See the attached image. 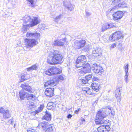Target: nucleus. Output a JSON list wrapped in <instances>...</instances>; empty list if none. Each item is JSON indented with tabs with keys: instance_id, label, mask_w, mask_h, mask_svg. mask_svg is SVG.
<instances>
[{
	"instance_id": "de8ad7c7",
	"label": "nucleus",
	"mask_w": 132,
	"mask_h": 132,
	"mask_svg": "<svg viewBox=\"0 0 132 132\" xmlns=\"http://www.w3.org/2000/svg\"><path fill=\"white\" fill-rule=\"evenodd\" d=\"M116 46V43H114L112 44L110 46V48H113L114 47H115Z\"/></svg>"
},
{
	"instance_id": "5701e85b",
	"label": "nucleus",
	"mask_w": 132,
	"mask_h": 132,
	"mask_svg": "<svg viewBox=\"0 0 132 132\" xmlns=\"http://www.w3.org/2000/svg\"><path fill=\"white\" fill-rule=\"evenodd\" d=\"M51 115L49 112L46 111L45 115L43 117V119L48 121H50L51 120Z\"/></svg>"
},
{
	"instance_id": "c756f323",
	"label": "nucleus",
	"mask_w": 132,
	"mask_h": 132,
	"mask_svg": "<svg viewBox=\"0 0 132 132\" xmlns=\"http://www.w3.org/2000/svg\"><path fill=\"white\" fill-rule=\"evenodd\" d=\"M54 130V127L52 126H49L47 129L45 130V132H53Z\"/></svg>"
},
{
	"instance_id": "473e14b6",
	"label": "nucleus",
	"mask_w": 132,
	"mask_h": 132,
	"mask_svg": "<svg viewBox=\"0 0 132 132\" xmlns=\"http://www.w3.org/2000/svg\"><path fill=\"white\" fill-rule=\"evenodd\" d=\"M45 74L46 75H48L49 76H51L53 75V73H52V70H51V68L47 70L45 72Z\"/></svg>"
},
{
	"instance_id": "f3484780",
	"label": "nucleus",
	"mask_w": 132,
	"mask_h": 132,
	"mask_svg": "<svg viewBox=\"0 0 132 132\" xmlns=\"http://www.w3.org/2000/svg\"><path fill=\"white\" fill-rule=\"evenodd\" d=\"M21 87L22 88V90L26 91L30 93H33L34 90L28 84H22Z\"/></svg>"
},
{
	"instance_id": "e433bc0d",
	"label": "nucleus",
	"mask_w": 132,
	"mask_h": 132,
	"mask_svg": "<svg viewBox=\"0 0 132 132\" xmlns=\"http://www.w3.org/2000/svg\"><path fill=\"white\" fill-rule=\"evenodd\" d=\"M62 16V15L61 14H60L59 16H57L55 18H54V21L55 22H58Z\"/></svg>"
},
{
	"instance_id": "864d4df0",
	"label": "nucleus",
	"mask_w": 132,
	"mask_h": 132,
	"mask_svg": "<svg viewBox=\"0 0 132 132\" xmlns=\"http://www.w3.org/2000/svg\"><path fill=\"white\" fill-rule=\"evenodd\" d=\"M86 14L87 16H89L91 15V13L88 12L86 11Z\"/></svg>"
},
{
	"instance_id": "72a5a7b5",
	"label": "nucleus",
	"mask_w": 132,
	"mask_h": 132,
	"mask_svg": "<svg viewBox=\"0 0 132 132\" xmlns=\"http://www.w3.org/2000/svg\"><path fill=\"white\" fill-rule=\"evenodd\" d=\"M27 105H28L30 108L34 107L35 106L34 102L31 101H28Z\"/></svg>"
},
{
	"instance_id": "79ce46f5",
	"label": "nucleus",
	"mask_w": 132,
	"mask_h": 132,
	"mask_svg": "<svg viewBox=\"0 0 132 132\" xmlns=\"http://www.w3.org/2000/svg\"><path fill=\"white\" fill-rule=\"evenodd\" d=\"M91 90L89 88V90H88L86 93H85V94H87L88 95H92L93 94L91 92Z\"/></svg>"
},
{
	"instance_id": "c03bdc74",
	"label": "nucleus",
	"mask_w": 132,
	"mask_h": 132,
	"mask_svg": "<svg viewBox=\"0 0 132 132\" xmlns=\"http://www.w3.org/2000/svg\"><path fill=\"white\" fill-rule=\"evenodd\" d=\"M5 110H5L3 108H0V113H1L3 114Z\"/></svg>"
},
{
	"instance_id": "680f3d73",
	"label": "nucleus",
	"mask_w": 132,
	"mask_h": 132,
	"mask_svg": "<svg viewBox=\"0 0 132 132\" xmlns=\"http://www.w3.org/2000/svg\"><path fill=\"white\" fill-rule=\"evenodd\" d=\"M84 121L85 120L84 119Z\"/></svg>"
},
{
	"instance_id": "cd10ccee",
	"label": "nucleus",
	"mask_w": 132,
	"mask_h": 132,
	"mask_svg": "<svg viewBox=\"0 0 132 132\" xmlns=\"http://www.w3.org/2000/svg\"><path fill=\"white\" fill-rule=\"evenodd\" d=\"M63 4L69 10L71 11L74 9V6L72 5L71 4L67 5L66 4V2L65 1H63Z\"/></svg>"
},
{
	"instance_id": "b1692460",
	"label": "nucleus",
	"mask_w": 132,
	"mask_h": 132,
	"mask_svg": "<svg viewBox=\"0 0 132 132\" xmlns=\"http://www.w3.org/2000/svg\"><path fill=\"white\" fill-rule=\"evenodd\" d=\"M37 66L36 64H34L29 67L26 68V70L28 72H30L33 70H37Z\"/></svg>"
},
{
	"instance_id": "a18cd8bd",
	"label": "nucleus",
	"mask_w": 132,
	"mask_h": 132,
	"mask_svg": "<svg viewBox=\"0 0 132 132\" xmlns=\"http://www.w3.org/2000/svg\"><path fill=\"white\" fill-rule=\"evenodd\" d=\"M92 80L93 81H98L99 80V79L97 77H93L92 78Z\"/></svg>"
},
{
	"instance_id": "4c0bfd02",
	"label": "nucleus",
	"mask_w": 132,
	"mask_h": 132,
	"mask_svg": "<svg viewBox=\"0 0 132 132\" xmlns=\"http://www.w3.org/2000/svg\"><path fill=\"white\" fill-rule=\"evenodd\" d=\"M92 75H89L87 76H86L85 77V79H86L88 81V80H90L92 78Z\"/></svg>"
},
{
	"instance_id": "39448f33",
	"label": "nucleus",
	"mask_w": 132,
	"mask_h": 132,
	"mask_svg": "<svg viewBox=\"0 0 132 132\" xmlns=\"http://www.w3.org/2000/svg\"><path fill=\"white\" fill-rule=\"evenodd\" d=\"M26 46H24L23 49L25 47L32 48L38 44V41L36 39H28L26 38L25 39Z\"/></svg>"
},
{
	"instance_id": "2eb2a0df",
	"label": "nucleus",
	"mask_w": 132,
	"mask_h": 132,
	"mask_svg": "<svg viewBox=\"0 0 132 132\" xmlns=\"http://www.w3.org/2000/svg\"><path fill=\"white\" fill-rule=\"evenodd\" d=\"M91 69L89 64L88 63H87L81 69V70H80V72L84 73H89L91 71Z\"/></svg>"
},
{
	"instance_id": "6e6552de",
	"label": "nucleus",
	"mask_w": 132,
	"mask_h": 132,
	"mask_svg": "<svg viewBox=\"0 0 132 132\" xmlns=\"http://www.w3.org/2000/svg\"><path fill=\"white\" fill-rule=\"evenodd\" d=\"M91 69L94 72L99 75H101L104 72V70L102 67L96 63L93 64Z\"/></svg>"
},
{
	"instance_id": "4d7b16f0",
	"label": "nucleus",
	"mask_w": 132,
	"mask_h": 132,
	"mask_svg": "<svg viewBox=\"0 0 132 132\" xmlns=\"http://www.w3.org/2000/svg\"><path fill=\"white\" fill-rule=\"evenodd\" d=\"M110 113H111V114L113 115L114 116L115 115V113L114 112H113L112 113V112L111 111V112H110Z\"/></svg>"
},
{
	"instance_id": "a878e982",
	"label": "nucleus",
	"mask_w": 132,
	"mask_h": 132,
	"mask_svg": "<svg viewBox=\"0 0 132 132\" xmlns=\"http://www.w3.org/2000/svg\"><path fill=\"white\" fill-rule=\"evenodd\" d=\"M11 117L10 112L8 110H6L3 114V117L5 119L10 118Z\"/></svg>"
},
{
	"instance_id": "8fccbe9b",
	"label": "nucleus",
	"mask_w": 132,
	"mask_h": 132,
	"mask_svg": "<svg viewBox=\"0 0 132 132\" xmlns=\"http://www.w3.org/2000/svg\"><path fill=\"white\" fill-rule=\"evenodd\" d=\"M124 78H125V82L127 83L128 82V81H129L128 77H124Z\"/></svg>"
},
{
	"instance_id": "f03ea898",
	"label": "nucleus",
	"mask_w": 132,
	"mask_h": 132,
	"mask_svg": "<svg viewBox=\"0 0 132 132\" xmlns=\"http://www.w3.org/2000/svg\"><path fill=\"white\" fill-rule=\"evenodd\" d=\"M24 18L25 20L22 28L24 31H26V29L28 28L36 25L40 22L37 17H34L32 16L26 15Z\"/></svg>"
},
{
	"instance_id": "7c9ffc66",
	"label": "nucleus",
	"mask_w": 132,
	"mask_h": 132,
	"mask_svg": "<svg viewBox=\"0 0 132 132\" xmlns=\"http://www.w3.org/2000/svg\"><path fill=\"white\" fill-rule=\"evenodd\" d=\"M44 105H41L38 108V109L35 110V111H34V113H35V114H37L39 112H40L42 111L43 110V109L44 108Z\"/></svg>"
},
{
	"instance_id": "4468645a",
	"label": "nucleus",
	"mask_w": 132,
	"mask_h": 132,
	"mask_svg": "<svg viewBox=\"0 0 132 132\" xmlns=\"http://www.w3.org/2000/svg\"><path fill=\"white\" fill-rule=\"evenodd\" d=\"M116 27V26L114 25L113 23H106L103 24L101 28L102 31L103 32L109 28Z\"/></svg>"
},
{
	"instance_id": "f8f14e48",
	"label": "nucleus",
	"mask_w": 132,
	"mask_h": 132,
	"mask_svg": "<svg viewBox=\"0 0 132 132\" xmlns=\"http://www.w3.org/2000/svg\"><path fill=\"white\" fill-rule=\"evenodd\" d=\"M110 129V126L109 125H102L97 129L98 132H109Z\"/></svg>"
},
{
	"instance_id": "f704fd0d",
	"label": "nucleus",
	"mask_w": 132,
	"mask_h": 132,
	"mask_svg": "<svg viewBox=\"0 0 132 132\" xmlns=\"http://www.w3.org/2000/svg\"><path fill=\"white\" fill-rule=\"evenodd\" d=\"M100 112H108V115L110 113V112H111V109L110 108H106L104 109L102 111Z\"/></svg>"
},
{
	"instance_id": "13d9d810",
	"label": "nucleus",
	"mask_w": 132,
	"mask_h": 132,
	"mask_svg": "<svg viewBox=\"0 0 132 132\" xmlns=\"http://www.w3.org/2000/svg\"><path fill=\"white\" fill-rule=\"evenodd\" d=\"M89 50L88 48H87V49L86 50V51H89Z\"/></svg>"
},
{
	"instance_id": "412c9836",
	"label": "nucleus",
	"mask_w": 132,
	"mask_h": 132,
	"mask_svg": "<svg viewBox=\"0 0 132 132\" xmlns=\"http://www.w3.org/2000/svg\"><path fill=\"white\" fill-rule=\"evenodd\" d=\"M100 84L96 82H94L92 84L93 89L96 91L98 92L100 88Z\"/></svg>"
},
{
	"instance_id": "ddd939ff",
	"label": "nucleus",
	"mask_w": 132,
	"mask_h": 132,
	"mask_svg": "<svg viewBox=\"0 0 132 132\" xmlns=\"http://www.w3.org/2000/svg\"><path fill=\"white\" fill-rule=\"evenodd\" d=\"M26 36L29 38L37 39L39 38L40 34L37 33L36 32H28L27 33Z\"/></svg>"
},
{
	"instance_id": "c85d7f7f",
	"label": "nucleus",
	"mask_w": 132,
	"mask_h": 132,
	"mask_svg": "<svg viewBox=\"0 0 132 132\" xmlns=\"http://www.w3.org/2000/svg\"><path fill=\"white\" fill-rule=\"evenodd\" d=\"M54 79H56L55 82L56 83L59 81H61L63 80V77L62 76H57L56 77H53Z\"/></svg>"
},
{
	"instance_id": "7ed1b4c3",
	"label": "nucleus",
	"mask_w": 132,
	"mask_h": 132,
	"mask_svg": "<svg viewBox=\"0 0 132 132\" xmlns=\"http://www.w3.org/2000/svg\"><path fill=\"white\" fill-rule=\"evenodd\" d=\"M108 112H98L95 120L96 124H103V125H107L106 124L109 123V121L108 120L104 119V118L108 115Z\"/></svg>"
},
{
	"instance_id": "f257e3e1",
	"label": "nucleus",
	"mask_w": 132,
	"mask_h": 132,
	"mask_svg": "<svg viewBox=\"0 0 132 132\" xmlns=\"http://www.w3.org/2000/svg\"><path fill=\"white\" fill-rule=\"evenodd\" d=\"M48 55L51 56V59H47V62L51 64H60L63 62V57L59 51L52 49H50L48 52Z\"/></svg>"
},
{
	"instance_id": "37998d69",
	"label": "nucleus",
	"mask_w": 132,
	"mask_h": 132,
	"mask_svg": "<svg viewBox=\"0 0 132 132\" xmlns=\"http://www.w3.org/2000/svg\"><path fill=\"white\" fill-rule=\"evenodd\" d=\"M122 42H123L122 41L119 42H118V43L117 45V47H121L122 46Z\"/></svg>"
},
{
	"instance_id": "603ef678",
	"label": "nucleus",
	"mask_w": 132,
	"mask_h": 132,
	"mask_svg": "<svg viewBox=\"0 0 132 132\" xmlns=\"http://www.w3.org/2000/svg\"><path fill=\"white\" fill-rule=\"evenodd\" d=\"M35 131L34 130L31 129V130H28L27 132H35Z\"/></svg>"
},
{
	"instance_id": "3c124183",
	"label": "nucleus",
	"mask_w": 132,
	"mask_h": 132,
	"mask_svg": "<svg viewBox=\"0 0 132 132\" xmlns=\"http://www.w3.org/2000/svg\"><path fill=\"white\" fill-rule=\"evenodd\" d=\"M125 72V75L124 77H128V76L129 75V73H128V71H127V72Z\"/></svg>"
},
{
	"instance_id": "20e7f679",
	"label": "nucleus",
	"mask_w": 132,
	"mask_h": 132,
	"mask_svg": "<svg viewBox=\"0 0 132 132\" xmlns=\"http://www.w3.org/2000/svg\"><path fill=\"white\" fill-rule=\"evenodd\" d=\"M86 61V57L83 55H81L77 59L75 66L77 68L82 67Z\"/></svg>"
},
{
	"instance_id": "ea45409f",
	"label": "nucleus",
	"mask_w": 132,
	"mask_h": 132,
	"mask_svg": "<svg viewBox=\"0 0 132 132\" xmlns=\"http://www.w3.org/2000/svg\"><path fill=\"white\" fill-rule=\"evenodd\" d=\"M26 1L30 3L31 6L34 7L35 6V5L34 4V0H26Z\"/></svg>"
},
{
	"instance_id": "dca6fc26",
	"label": "nucleus",
	"mask_w": 132,
	"mask_h": 132,
	"mask_svg": "<svg viewBox=\"0 0 132 132\" xmlns=\"http://www.w3.org/2000/svg\"><path fill=\"white\" fill-rule=\"evenodd\" d=\"M55 79H54L53 77H51L49 80L45 83L44 85L46 87L48 86H52L56 85L57 83L55 82Z\"/></svg>"
},
{
	"instance_id": "bb28decb",
	"label": "nucleus",
	"mask_w": 132,
	"mask_h": 132,
	"mask_svg": "<svg viewBox=\"0 0 132 132\" xmlns=\"http://www.w3.org/2000/svg\"><path fill=\"white\" fill-rule=\"evenodd\" d=\"M26 98L28 100H31L34 101L35 100L36 97L35 95L32 94H27L26 96Z\"/></svg>"
},
{
	"instance_id": "423d86ee",
	"label": "nucleus",
	"mask_w": 132,
	"mask_h": 132,
	"mask_svg": "<svg viewBox=\"0 0 132 132\" xmlns=\"http://www.w3.org/2000/svg\"><path fill=\"white\" fill-rule=\"evenodd\" d=\"M122 34L121 32L117 31L110 35L109 39L111 42L117 41L122 37Z\"/></svg>"
},
{
	"instance_id": "aec40b11",
	"label": "nucleus",
	"mask_w": 132,
	"mask_h": 132,
	"mask_svg": "<svg viewBox=\"0 0 132 132\" xmlns=\"http://www.w3.org/2000/svg\"><path fill=\"white\" fill-rule=\"evenodd\" d=\"M38 126L40 128H42L43 130H45L48 126V122L45 121L40 122L39 123Z\"/></svg>"
},
{
	"instance_id": "1a4fd4ad",
	"label": "nucleus",
	"mask_w": 132,
	"mask_h": 132,
	"mask_svg": "<svg viewBox=\"0 0 132 132\" xmlns=\"http://www.w3.org/2000/svg\"><path fill=\"white\" fill-rule=\"evenodd\" d=\"M92 54L94 56L99 58L102 55V51L100 47L94 48L92 50Z\"/></svg>"
},
{
	"instance_id": "0eeeda50",
	"label": "nucleus",
	"mask_w": 132,
	"mask_h": 132,
	"mask_svg": "<svg viewBox=\"0 0 132 132\" xmlns=\"http://www.w3.org/2000/svg\"><path fill=\"white\" fill-rule=\"evenodd\" d=\"M62 36H64V38L61 39L60 40H56L54 41L52 45L53 46H62L64 45V42H66V38L65 34H62L59 37L60 38H61Z\"/></svg>"
},
{
	"instance_id": "49530a36",
	"label": "nucleus",
	"mask_w": 132,
	"mask_h": 132,
	"mask_svg": "<svg viewBox=\"0 0 132 132\" xmlns=\"http://www.w3.org/2000/svg\"><path fill=\"white\" fill-rule=\"evenodd\" d=\"M52 103L51 102L49 103H48L47 104V109H51V108H48L49 107H51L52 106Z\"/></svg>"
},
{
	"instance_id": "2f4dec72",
	"label": "nucleus",
	"mask_w": 132,
	"mask_h": 132,
	"mask_svg": "<svg viewBox=\"0 0 132 132\" xmlns=\"http://www.w3.org/2000/svg\"><path fill=\"white\" fill-rule=\"evenodd\" d=\"M27 75L26 74H23L21 75V81L22 82L25 80H27L28 79V77L27 76Z\"/></svg>"
},
{
	"instance_id": "a19ab883",
	"label": "nucleus",
	"mask_w": 132,
	"mask_h": 132,
	"mask_svg": "<svg viewBox=\"0 0 132 132\" xmlns=\"http://www.w3.org/2000/svg\"><path fill=\"white\" fill-rule=\"evenodd\" d=\"M89 88L87 87H85L83 88L82 89V90L83 91L84 93L85 94L86 92L88 90H89Z\"/></svg>"
},
{
	"instance_id": "9b49d317",
	"label": "nucleus",
	"mask_w": 132,
	"mask_h": 132,
	"mask_svg": "<svg viewBox=\"0 0 132 132\" xmlns=\"http://www.w3.org/2000/svg\"><path fill=\"white\" fill-rule=\"evenodd\" d=\"M122 88L120 86H117V89L115 91V96L118 101L120 102L121 100V95Z\"/></svg>"
},
{
	"instance_id": "9d476101",
	"label": "nucleus",
	"mask_w": 132,
	"mask_h": 132,
	"mask_svg": "<svg viewBox=\"0 0 132 132\" xmlns=\"http://www.w3.org/2000/svg\"><path fill=\"white\" fill-rule=\"evenodd\" d=\"M85 43L86 41L84 40H77L74 43V46L77 49H81L84 46Z\"/></svg>"
},
{
	"instance_id": "393cba45",
	"label": "nucleus",
	"mask_w": 132,
	"mask_h": 132,
	"mask_svg": "<svg viewBox=\"0 0 132 132\" xmlns=\"http://www.w3.org/2000/svg\"><path fill=\"white\" fill-rule=\"evenodd\" d=\"M20 96L21 99L22 100H24L25 97L26 98V96L27 93H26L24 90H21L19 92Z\"/></svg>"
},
{
	"instance_id": "58836bf2",
	"label": "nucleus",
	"mask_w": 132,
	"mask_h": 132,
	"mask_svg": "<svg viewBox=\"0 0 132 132\" xmlns=\"http://www.w3.org/2000/svg\"><path fill=\"white\" fill-rule=\"evenodd\" d=\"M85 77H84L83 79H80V82H81L82 83L85 84L88 82L87 80L85 79Z\"/></svg>"
},
{
	"instance_id": "a211bd4d",
	"label": "nucleus",
	"mask_w": 132,
	"mask_h": 132,
	"mask_svg": "<svg viewBox=\"0 0 132 132\" xmlns=\"http://www.w3.org/2000/svg\"><path fill=\"white\" fill-rule=\"evenodd\" d=\"M123 16V13L120 11H118L113 14V19L114 20L121 18Z\"/></svg>"
},
{
	"instance_id": "09e8293b",
	"label": "nucleus",
	"mask_w": 132,
	"mask_h": 132,
	"mask_svg": "<svg viewBox=\"0 0 132 132\" xmlns=\"http://www.w3.org/2000/svg\"><path fill=\"white\" fill-rule=\"evenodd\" d=\"M119 49V50L120 51L122 52L124 49V48L122 47V46L121 47H118Z\"/></svg>"
},
{
	"instance_id": "6ab92c4d",
	"label": "nucleus",
	"mask_w": 132,
	"mask_h": 132,
	"mask_svg": "<svg viewBox=\"0 0 132 132\" xmlns=\"http://www.w3.org/2000/svg\"><path fill=\"white\" fill-rule=\"evenodd\" d=\"M54 89L53 88H47L46 89L45 94L47 96L51 97L54 95Z\"/></svg>"
},
{
	"instance_id": "4be33fe9",
	"label": "nucleus",
	"mask_w": 132,
	"mask_h": 132,
	"mask_svg": "<svg viewBox=\"0 0 132 132\" xmlns=\"http://www.w3.org/2000/svg\"><path fill=\"white\" fill-rule=\"evenodd\" d=\"M51 69L53 75L59 74L61 72L60 70L56 67H52L51 68Z\"/></svg>"
},
{
	"instance_id": "052dcab7",
	"label": "nucleus",
	"mask_w": 132,
	"mask_h": 132,
	"mask_svg": "<svg viewBox=\"0 0 132 132\" xmlns=\"http://www.w3.org/2000/svg\"><path fill=\"white\" fill-rule=\"evenodd\" d=\"M93 132H97V131H93Z\"/></svg>"
},
{
	"instance_id": "5fc2aeb1",
	"label": "nucleus",
	"mask_w": 132,
	"mask_h": 132,
	"mask_svg": "<svg viewBox=\"0 0 132 132\" xmlns=\"http://www.w3.org/2000/svg\"><path fill=\"white\" fill-rule=\"evenodd\" d=\"M80 110V109H78L77 110H76L75 111V113L76 114H77L78 113V112Z\"/></svg>"
},
{
	"instance_id": "c9c22d12",
	"label": "nucleus",
	"mask_w": 132,
	"mask_h": 132,
	"mask_svg": "<svg viewBox=\"0 0 132 132\" xmlns=\"http://www.w3.org/2000/svg\"><path fill=\"white\" fill-rule=\"evenodd\" d=\"M129 65L128 64H124L123 68V69L125 70V72H127V71H128V70H129Z\"/></svg>"
},
{
	"instance_id": "bf43d9fd",
	"label": "nucleus",
	"mask_w": 132,
	"mask_h": 132,
	"mask_svg": "<svg viewBox=\"0 0 132 132\" xmlns=\"http://www.w3.org/2000/svg\"><path fill=\"white\" fill-rule=\"evenodd\" d=\"M12 121H11V124H12Z\"/></svg>"
},
{
	"instance_id": "6e6d98bb",
	"label": "nucleus",
	"mask_w": 132,
	"mask_h": 132,
	"mask_svg": "<svg viewBox=\"0 0 132 132\" xmlns=\"http://www.w3.org/2000/svg\"><path fill=\"white\" fill-rule=\"evenodd\" d=\"M72 117V115L71 114H69L67 116V118L69 119L71 118Z\"/></svg>"
}]
</instances>
